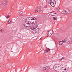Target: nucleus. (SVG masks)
<instances>
[{
	"mask_svg": "<svg viewBox=\"0 0 72 72\" xmlns=\"http://www.w3.org/2000/svg\"><path fill=\"white\" fill-rule=\"evenodd\" d=\"M31 17H28L26 19L24 23V26L26 29L28 28V27H31L32 26V23H31L30 20Z\"/></svg>",
	"mask_w": 72,
	"mask_h": 72,
	"instance_id": "f257e3e1",
	"label": "nucleus"
},
{
	"mask_svg": "<svg viewBox=\"0 0 72 72\" xmlns=\"http://www.w3.org/2000/svg\"><path fill=\"white\" fill-rule=\"evenodd\" d=\"M53 69L55 71H57L59 72H64L63 69H62V66L60 65L55 64L53 66Z\"/></svg>",
	"mask_w": 72,
	"mask_h": 72,
	"instance_id": "f03ea898",
	"label": "nucleus"
},
{
	"mask_svg": "<svg viewBox=\"0 0 72 72\" xmlns=\"http://www.w3.org/2000/svg\"><path fill=\"white\" fill-rule=\"evenodd\" d=\"M52 34H53V30H50L48 32L47 37L49 36H51Z\"/></svg>",
	"mask_w": 72,
	"mask_h": 72,
	"instance_id": "7ed1b4c3",
	"label": "nucleus"
},
{
	"mask_svg": "<svg viewBox=\"0 0 72 72\" xmlns=\"http://www.w3.org/2000/svg\"><path fill=\"white\" fill-rule=\"evenodd\" d=\"M38 10H39V11H41V8H39V6H37L36 8V10H35V12H38Z\"/></svg>",
	"mask_w": 72,
	"mask_h": 72,
	"instance_id": "20e7f679",
	"label": "nucleus"
},
{
	"mask_svg": "<svg viewBox=\"0 0 72 72\" xmlns=\"http://www.w3.org/2000/svg\"><path fill=\"white\" fill-rule=\"evenodd\" d=\"M66 12L67 14H69L70 13V11H69V10L68 9H66Z\"/></svg>",
	"mask_w": 72,
	"mask_h": 72,
	"instance_id": "39448f33",
	"label": "nucleus"
},
{
	"mask_svg": "<svg viewBox=\"0 0 72 72\" xmlns=\"http://www.w3.org/2000/svg\"><path fill=\"white\" fill-rule=\"evenodd\" d=\"M37 24V21H35V22H33L32 23V26H35V25H36Z\"/></svg>",
	"mask_w": 72,
	"mask_h": 72,
	"instance_id": "423d86ee",
	"label": "nucleus"
},
{
	"mask_svg": "<svg viewBox=\"0 0 72 72\" xmlns=\"http://www.w3.org/2000/svg\"><path fill=\"white\" fill-rule=\"evenodd\" d=\"M38 26H38V25H37L35 26H34L33 28H30V29L31 30H35V29H36V28H37V27H38Z\"/></svg>",
	"mask_w": 72,
	"mask_h": 72,
	"instance_id": "0eeeda50",
	"label": "nucleus"
},
{
	"mask_svg": "<svg viewBox=\"0 0 72 72\" xmlns=\"http://www.w3.org/2000/svg\"><path fill=\"white\" fill-rule=\"evenodd\" d=\"M50 14L52 16H55L56 13H54V12H52L50 13Z\"/></svg>",
	"mask_w": 72,
	"mask_h": 72,
	"instance_id": "6e6552de",
	"label": "nucleus"
},
{
	"mask_svg": "<svg viewBox=\"0 0 72 72\" xmlns=\"http://www.w3.org/2000/svg\"><path fill=\"white\" fill-rule=\"evenodd\" d=\"M72 37H71L70 40L68 41V44H70L72 42Z\"/></svg>",
	"mask_w": 72,
	"mask_h": 72,
	"instance_id": "1a4fd4ad",
	"label": "nucleus"
},
{
	"mask_svg": "<svg viewBox=\"0 0 72 72\" xmlns=\"http://www.w3.org/2000/svg\"><path fill=\"white\" fill-rule=\"evenodd\" d=\"M54 36L55 37V38H58L59 36V34L58 33L55 34L54 35Z\"/></svg>",
	"mask_w": 72,
	"mask_h": 72,
	"instance_id": "9d476101",
	"label": "nucleus"
},
{
	"mask_svg": "<svg viewBox=\"0 0 72 72\" xmlns=\"http://www.w3.org/2000/svg\"><path fill=\"white\" fill-rule=\"evenodd\" d=\"M49 51H50V49H49V48H47L46 49V50H45L44 51L46 53H48Z\"/></svg>",
	"mask_w": 72,
	"mask_h": 72,
	"instance_id": "9b49d317",
	"label": "nucleus"
},
{
	"mask_svg": "<svg viewBox=\"0 0 72 72\" xmlns=\"http://www.w3.org/2000/svg\"><path fill=\"white\" fill-rule=\"evenodd\" d=\"M50 4L52 6H55V3H51Z\"/></svg>",
	"mask_w": 72,
	"mask_h": 72,
	"instance_id": "f8f14e48",
	"label": "nucleus"
},
{
	"mask_svg": "<svg viewBox=\"0 0 72 72\" xmlns=\"http://www.w3.org/2000/svg\"><path fill=\"white\" fill-rule=\"evenodd\" d=\"M3 5H6L7 4V1H4L3 2Z\"/></svg>",
	"mask_w": 72,
	"mask_h": 72,
	"instance_id": "ddd939ff",
	"label": "nucleus"
},
{
	"mask_svg": "<svg viewBox=\"0 0 72 72\" xmlns=\"http://www.w3.org/2000/svg\"><path fill=\"white\" fill-rule=\"evenodd\" d=\"M51 3H56L55 0H51Z\"/></svg>",
	"mask_w": 72,
	"mask_h": 72,
	"instance_id": "4468645a",
	"label": "nucleus"
},
{
	"mask_svg": "<svg viewBox=\"0 0 72 72\" xmlns=\"http://www.w3.org/2000/svg\"><path fill=\"white\" fill-rule=\"evenodd\" d=\"M57 17H54L53 18V20L55 21V20H57Z\"/></svg>",
	"mask_w": 72,
	"mask_h": 72,
	"instance_id": "2eb2a0df",
	"label": "nucleus"
},
{
	"mask_svg": "<svg viewBox=\"0 0 72 72\" xmlns=\"http://www.w3.org/2000/svg\"><path fill=\"white\" fill-rule=\"evenodd\" d=\"M30 17V22H31V21H32V20H36V18L35 17H34V18H32V19H31V17Z\"/></svg>",
	"mask_w": 72,
	"mask_h": 72,
	"instance_id": "dca6fc26",
	"label": "nucleus"
},
{
	"mask_svg": "<svg viewBox=\"0 0 72 72\" xmlns=\"http://www.w3.org/2000/svg\"><path fill=\"white\" fill-rule=\"evenodd\" d=\"M40 30L39 29V28H37V29L36 30V31L37 32H40Z\"/></svg>",
	"mask_w": 72,
	"mask_h": 72,
	"instance_id": "f3484780",
	"label": "nucleus"
},
{
	"mask_svg": "<svg viewBox=\"0 0 72 72\" xmlns=\"http://www.w3.org/2000/svg\"><path fill=\"white\" fill-rule=\"evenodd\" d=\"M63 42L62 41H60L59 42V45H62V44H63Z\"/></svg>",
	"mask_w": 72,
	"mask_h": 72,
	"instance_id": "a211bd4d",
	"label": "nucleus"
},
{
	"mask_svg": "<svg viewBox=\"0 0 72 72\" xmlns=\"http://www.w3.org/2000/svg\"><path fill=\"white\" fill-rule=\"evenodd\" d=\"M69 39H70L69 37H66V40H69Z\"/></svg>",
	"mask_w": 72,
	"mask_h": 72,
	"instance_id": "6ab92c4d",
	"label": "nucleus"
},
{
	"mask_svg": "<svg viewBox=\"0 0 72 72\" xmlns=\"http://www.w3.org/2000/svg\"><path fill=\"white\" fill-rule=\"evenodd\" d=\"M11 22H12V20H10L8 21V24H10V23H11Z\"/></svg>",
	"mask_w": 72,
	"mask_h": 72,
	"instance_id": "aec40b11",
	"label": "nucleus"
},
{
	"mask_svg": "<svg viewBox=\"0 0 72 72\" xmlns=\"http://www.w3.org/2000/svg\"><path fill=\"white\" fill-rule=\"evenodd\" d=\"M48 4H50V3H51V1H49L48 2Z\"/></svg>",
	"mask_w": 72,
	"mask_h": 72,
	"instance_id": "412c9836",
	"label": "nucleus"
},
{
	"mask_svg": "<svg viewBox=\"0 0 72 72\" xmlns=\"http://www.w3.org/2000/svg\"><path fill=\"white\" fill-rule=\"evenodd\" d=\"M46 68L47 69H50V67H46Z\"/></svg>",
	"mask_w": 72,
	"mask_h": 72,
	"instance_id": "4be33fe9",
	"label": "nucleus"
},
{
	"mask_svg": "<svg viewBox=\"0 0 72 72\" xmlns=\"http://www.w3.org/2000/svg\"><path fill=\"white\" fill-rule=\"evenodd\" d=\"M68 40H66V41H65V43H68Z\"/></svg>",
	"mask_w": 72,
	"mask_h": 72,
	"instance_id": "5701e85b",
	"label": "nucleus"
},
{
	"mask_svg": "<svg viewBox=\"0 0 72 72\" xmlns=\"http://www.w3.org/2000/svg\"><path fill=\"white\" fill-rule=\"evenodd\" d=\"M43 69L44 70H46V68L44 67L43 68Z\"/></svg>",
	"mask_w": 72,
	"mask_h": 72,
	"instance_id": "b1692460",
	"label": "nucleus"
},
{
	"mask_svg": "<svg viewBox=\"0 0 72 72\" xmlns=\"http://www.w3.org/2000/svg\"><path fill=\"white\" fill-rule=\"evenodd\" d=\"M19 13L20 14H21L22 13V12H21V11H19Z\"/></svg>",
	"mask_w": 72,
	"mask_h": 72,
	"instance_id": "393cba45",
	"label": "nucleus"
},
{
	"mask_svg": "<svg viewBox=\"0 0 72 72\" xmlns=\"http://www.w3.org/2000/svg\"><path fill=\"white\" fill-rule=\"evenodd\" d=\"M62 41L63 42V43L64 42H65V43L66 40H62Z\"/></svg>",
	"mask_w": 72,
	"mask_h": 72,
	"instance_id": "a878e982",
	"label": "nucleus"
},
{
	"mask_svg": "<svg viewBox=\"0 0 72 72\" xmlns=\"http://www.w3.org/2000/svg\"><path fill=\"white\" fill-rule=\"evenodd\" d=\"M24 27H22V30H24Z\"/></svg>",
	"mask_w": 72,
	"mask_h": 72,
	"instance_id": "bb28decb",
	"label": "nucleus"
},
{
	"mask_svg": "<svg viewBox=\"0 0 72 72\" xmlns=\"http://www.w3.org/2000/svg\"><path fill=\"white\" fill-rule=\"evenodd\" d=\"M61 60H62V59H64V57H62L61 58Z\"/></svg>",
	"mask_w": 72,
	"mask_h": 72,
	"instance_id": "cd10ccee",
	"label": "nucleus"
},
{
	"mask_svg": "<svg viewBox=\"0 0 72 72\" xmlns=\"http://www.w3.org/2000/svg\"><path fill=\"white\" fill-rule=\"evenodd\" d=\"M51 0H46L47 2H48V1H51Z\"/></svg>",
	"mask_w": 72,
	"mask_h": 72,
	"instance_id": "c85d7f7f",
	"label": "nucleus"
},
{
	"mask_svg": "<svg viewBox=\"0 0 72 72\" xmlns=\"http://www.w3.org/2000/svg\"><path fill=\"white\" fill-rule=\"evenodd\" d=\"M7 17H8L7 18H9V17H10V16H9V15H7Z\"/></svg>",
	"mask_w": 72,
	"mask_h": 72,
	"instance_id": "c756f323",
	"label": "nucleus"
},
{
	"mask_svg": "<svg viewBox=\"0 0 72 72\" xmlns=\"http://www.w3.org/2000/svg\"><path fill=\"white\" fill-rule=\"evenodd\" d=\"M1 56L0 55V60L1 59Z\"/></svg>",
	"mask_w": 72,
	"mask_h": 72,
	"instance_id": "7c9ffc66",
	"label": "nucleus"
},
{
	"mask_svg": "<svg viewBox=\"0 0 72 72\" xmlns=\"http://www.w3.org/2000/svg\"><path fill=\"white\" fill-rule=\"evenodd\" d=\"M60 9V8H59V7L58 8H57V9H58V10H59Z\"/></svg>",
	"mask_w": 72,
	"mask_h": 72,
	"instance_id": "2f4dec72",
	"label": "nucleus"
},
{
	"mask_svg": "<svg viewBox=\"0 0 72 72\" xmlns=\"http://www.w3.org/2000/svg\"><path fill=\"white\" fill-rule=\"evenodd\" d=\"M0 31H1V32H2V31H3V30L2 29H1L0 30Z\"/></svg>",
	"mask_w": 72,
	"mask_h": 72,
	"instance_id": "473e14b6",
	"label": "nucleus"
},
{
	"mask_svg": "<svg viewBox=\"0 0 72 72\" xmlns=\"http://www.w3.org/2000/svg\"><path fill=\"white\" fill-rule=\"evenodd\" d=\"M62 59L61 58L60 59H59V60H62Z\"/></svg>",
	"mask_w": 72,
	"mask_h": 72,
	"instance_id": "72a5a7b5",
	"label": "nucleus"
},
{
	"mask_svg": "<svg viewBox=\"0 0 72 72\" xmlns=\"http://www.w3.org/2000/svg\"><path fill=\"white\" fill-rule=\"evenodd\" d=\"M64 70L65 71H66V68Z\"/></svg>",
	"mask_w": 72,
	"mask_h": 72,
	"instance_id": "f704fd0d",
	"label": "nucleus"
},
{
	"mask_svg": "<svg viewBox=\"0 0 72 72\" xmlns=\"http://www.w3.org/2000/svg\"><path fill=\"white\" fill-rule=\"evenodd\" d=\"M42 39V38H40V40H41V39Z\"/></svg>",
	"mask_w": 72,
	"mask_h": 72,
	"instance_id": "c9c22d12",
	"label": "nucleus"
},
{
	"mask_svg": "<svg viewBox=\"0 0 72 72\" xmlns=\"http://www.w3.org/2000/svg\"><path fill=\"white\" fill-rule=\"evenodd\" d=\"M6 17V18H7V17Z\"/></svg>",
	"mask_w": 72,
	"mask_h": 72,
	"instance_id": "e433bc0d",
	"label": "nucleus"
},
{
	"mask_svg": "<svg viewBox=\"0 0 72 72\" xmlns=\"http://www.w3.org/2000/svg\"><path fill=\"white\" fill-rule=\"evenodd\" d=\"M34 32H35V31H34Z\"/></svg>",
	"mask_w": 72,
	"mask_h": 72,
	"instance_id": "4c0bfd02",
	"label": "nucleus"
},
{
	"mask_svg": "<svg viewBox=\"0 0 72 72\" xmlns=\"http://www.w3.org/2000/svg\"><path fill=\"white\" fill-rule=\"evenodd\" d=\"M1 66H0V68H1Z\"/></svg>",
	"mask_w": 72,
	"mask_h": 72,
	"instance_id": "58836bf2",
	"label": "nucleus"
}]
</instances>
